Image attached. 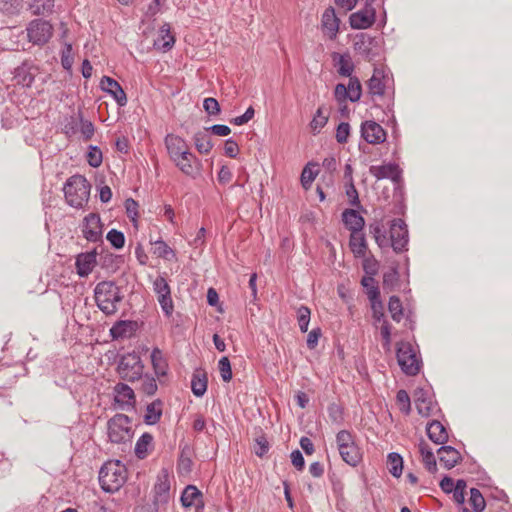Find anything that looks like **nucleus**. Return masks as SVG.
Returning a JSON list of instances; mask_svg holds the SVG:
<instances>
[{
	"instance_id": "obj_1",
	"label": "nucleus",
	"mask_w": 512,
	"mask_h": 512,
	"mask_svg": "<svg viewBox=\"0 0 512 512\" xmlns=\"http://www.w3.org/2000/svg\"><path fill=\"white\" fill-rule=\"evenodd\" d=\"M94 298L97 307L109 316L117 312L123 296L120 288L113 281H101L95 286Z\"/></svg>"
},
{
	"instance_id": "obj_2",
	"label": "nucleus",
	"mask_w": 512,
	"mask_h": 512,
	"mask_svg": "<svg viewBox=\"0 0 512 512\" xmlns=\"http://www.w3.org/2000/svg\"><path fill=\"white\" fill-rule=\"evenodd\" d=\"M126 480V467L119 460L106 462L99 471V483L105 492L114 493L118 491Z\"/></svg>"
},
{
	"instance_id": "obj_3",
	"label": "nucleus",
	"mask_w": 512,
	"mask_h": 512,
	"mask_svg": "<svg viewBox=\"0 0 512 512\" xmlns=\"http://www.w3.org/2000/svg\"><path fill=\"white\" fill-rule=\"evenodd\" d=\"M91 185L82 175H73L67 179L63 191L65 200L71 207L82 209L88 203Z\"/></svg>"
},
{
	"instance_id": "obj_4",
	"label": "nucleus",
	"mask_w": 512,
	"mask_h": 512,
	"mask_svg": "<svg viewBox=\"0 0 512 512\" xmlns=\"http://www.w3.org/2000/svg\"><path fill=\"white\" fill-rule=\"evenodd\" d=\"M108 437L117 444L131 443L134 432L131 419L125 414L114 415L107 423Z\"/></svg>"
},
{
	"instance_id": "obj_5",
	"label": "nucleus",
	"mask_w": 512,
	"mask_h": 512,
	"mask_svg": "<svg viewBox=\"0 0 512 512\" xmlns=\"http://www.w3.org/2000/svg\"><path fill=\"white\" fill-rule=\"evenodd\" d=\"M336 442L343 461L356 467L362 460V452L355 443L353 435L347 430H341L336 435Z\"/></svg>"
},
{
	"instance_id": "obj_6",
	"label": "nucleus",
	"mask_w": 512,
	"mask_h": 512,
	"mask_svg": "<svg viewBox=\"0 0 512 512\" xmlns=\"http://www.w3.org/2000/svg\"><path fill=\"white\" fill-rule=\"evenodd\" d=\"M397 362L403 373L414 376L419 373L421 360L411 343L401 341L397 344Z\"/></svg>"
},
{
	"instance_id": "obj_7",
	"label": "nucleus",
	"mask_w": 512,
	"mask_h": 512,
	"mask_svg": "<svg viewBox=\"0 0 512 512\" xmlns=\"http://www.w3.org/2000/svg\"><path fill=\"white\" fill-rule=\"evenodd\" d=\"M143 369L141 358L135 352L123 355L117 367L120 377L129 382L139 380L142 377Z\"/></svg>"
},
{
	"instance_id": "obj_8",
	"label": "nucleus",
	"mask_w": 512,
	"mask_h": 512,
	"mask_svg": "<svg viewBox=\"0 0 512 512\" xmlns=\"http://www.w3.org/2000/svg\"><path fill=\"white\" fill-rule=\"evenodd\" d=\"M384 73L381 69H374L373 75L368 80V93L372 98V101L376 106L383 107L390 110L392 105V99L388 98L386 100L385 97V82H384Z\"/></svg>"
},
{
	"instance_id": "obj_9",
	"label": "nucleus",
	"mask_w": 512,
	"mask_h": 512,
	"mask_svg": "<svg viewBox=\"0 0 512 512\" xmlns=\"http://www.w3.org/2000/svg\"><path fill=\"white\" fill-rule=\"evenodd\" d=\"M28 40L34 45L46 44L53 34V26L43 19L32 20L27 28Z\"/></svg>"
},
{
	"instance_id": "obj_10",
	"label": "nucleus",
	"mask_w": 512,
	"mask_h": 512,
	"mask_svg": "<svg viewBox=\"0 0 512 512\" xmlns=\"http://www.w3.org/2000/svg\"><path fill=\"white\" fill-rule=\"evenodd\" d=\"M153 290L157 295L162 311L166 316L170 317L174 311V305L167 280L163 276H158L153 282Z\"/></svg>"
},
{
	"instance_id": "obj_11",
	"label": "nucleus",
	"mask_w": 512,
	"mask_h": 512,
	"mask_svg": "<svg viewBox=\"0 0 512 512\" xmlns=\"http://www.w3.org/2000/svg\"><path fill=\"white\" fill-rule=\"evenodd\" d=\"M408 244V230L402 219H394L390 226L389 245L392 246L396 253L406 250Z\"/></svg>"
},
{
	"instance_id": "obj_12",
	"label": "nucleus",
	"mask_w": 512,
	"mask_h": 512,
	"mask_svg": "<svg viewBox=\"0 0 512 512\" xmlns=\"http://www.w3.org/2000/svg\"><path fill=\"white\" fill-rule=\"evenodd\" d=\"M83 237L89 242H98L102 240L103 224L97 213H90L84 217L81 225Z\"/></svg>"
},
{
	"instance_id": "obj_13",
	"label": "nucleus",
	"mask_w": 512,
	"mask_h": 512,
	"mask_svg": "<svg viewBox=\"0 0 512 512\" xmlns=\"http://www.w3.org/2000/svg\"><path fill=\"white\" fill-rule=\"evenodd\" d=\"M175 166L186 176L195 179L200 175L201 161L190 150L179 156L177 160L172 161Z\"/></svg>"
},
{
	"instance_id": "obj_14",
	"label": "nucleus",
	"mask_w": 512,
	"mask_h": 512,
	"mask_svg": "<svg viewBox=\"0 0 512 512\" xmlns=\"http://www.w3.org/2000/svg\"><path fill=\"white\" fill-rule=\"evenodd\" d=\"M369 173L377 180L390 179L395 184H399L402 171L396 163H386L383 165L370 166Z\"/></svg>"
},
{
	"instance_id": "obj_15",
	"label": "nucleus",
	"mask_w": 512,
	"mask_h": 512,
	"mask_svg": "<svg viewBox=\"0 0 512 512\" xmlns=\"http://www.w3.org/2000/svg\"><path fill=\"white\" fill-rule=\"evenodd\" d=\"M170 499V480L167 469H162L154 486V503L165 505Z\"/></svg>"
},
{
	"instance_id": "obj_16",
	"label": "nucleus",
	"mask_w": 512,
	"mask_h": 512,
	"mask_svg": "<svg viewBox=\"0 0 512 512\" xmlns=\"http://www.w3.org/2000/svg\"><path fill=\"white\" fill-rule=\"evenodd\" d=\"M350 25L354 29H367L375 22V9L372 4H366L365 7L355 13H352L349 18Z\"/></svg>"
},
{
	"instance_id": "obj_17",
	"label": "nucleus",
	"mask_w": 512,
	"mask_h": 512,
	"mask_svg": "<svg viewBox=\"0 0 512 512\" xmlns=\"http://www.w3.org/2000/svg\"><path fill=\"white\" fill-rule=\"evenodd\" d=\"M361 135L369 144H380L386 140V132L375 121H365L361 125Z\"/></svg>"
},
{
	"instance_id": "obj_18",
	"label": "nucleus",
	"mask_w": 512,
	"mask_h": 512,
	"mask_svg": "<svg viewBox=\"0 0 512 512\" xmlns=\"http://www.w3.org/2000/svg\"><path fill=\"white\" fill-rule=\"evenodd\" d=\"M164 143L171 161L177 160L179 156L189 150L186 141L175 134L166 135Z\"/></svg>"
},
{
	"instance_id": "obj_19",
	"label": "nucleus",
	"mask_w": 512,
	"mask_h": 512,
	"mask_svg": "<svg viewBox=\"0 0 512 512\" xmlns=\"http://www.w3.org/2000/svg\"><path fill=\"white\" fill-rule=\"evenodd\" d=\"M101 89L109 93L119 106L127 104V97L125 91L120 84L111 77L104 76L100 82Z\"/></svg>"
},
{
	"instance_id": "obj_20",
	"label": "nucleus",
	"mask_w": 512,
	"mask_h": 512,
	"mask_svg": "<svg viewBox=\"0 0 512 512\" xmlns=\"http://www.w3.org/2000/svg\"><path fill=\"white\" fill-rule=\"evenodd\" d=\"M180 501L185 508L195 507L196 510H200L204 507L203 494L194 485L186 486L181 494Z\"/></svg>"
},
{
	"instance_id": "obj_21",
	"label": "nucleus",
	"mask_w": 512,
	"mask_h": 512,
	"mask_svg": "<svg viewBox=\"0 0 512 512\" xmlns=\"http://www.w3.org/2000/svg\"><path fill=\"white\" fill-rule=\"evenodd\" d=\"M96 257H97L96 250L86 252V253H80L76 257L75 266H76L77 274L80 277H87L93 271V269L97 263Z\"/></svg>"
},
{
	"instance_id": "obj_22",
	"label": "nucleus",
	"mask_w": 512,
	"mask_h": 512,
	"mask_svg": "<svg viewBox=\"0 0 512 512\" xmlns=\"http://www.w3.org/2000/svg\"><path fill=\"white\" fill-rule=\"evenodd\" d=\"M339 19L332 7H328L322 14L321 26L325 35L330 39H335L339 31Z\"/></svg>"
},
{
	"instance_id": "obj_23",
	"label": "nucleus",
	"mask_w": 512,
	"mask_h": 512,
	"mask_svg": "<svg viewBox=\"0 0 512 512\" xmlns=\"http://www.w3.org/2000/svg\"><path fill=\"white\" fill-rule=\"evenodd\" d=\"M331 58L337 72L343 77H352L354 71V63L349 53L333 52Z\"/></svg>"
},
{
	"instance_id": "obj_24",
	"label": "nucleus",
	"mask_w": 512,
	"mask_h": 512,
	"mask_svg": "<svg viewBox=\"0 0 512 512\" xmlns=\"http://www.w3.org/2000/svg\"><path fill=\"white\" fill-rule=\"evenodd\" d=\"M115 401L122 410L133 407L135 403V394L133 389L124 383H118L115 386Z\"/></svg>"
},
{
	"instance_id": "obj_25",
	"label": "nucleus",
	"mask_w": 512,
	"mask_h": 512,
	"mask_svg": "<svg viewBox=\"0 0 512 512\" xmlns=\"http://www.w3.org/2000/svg\"><path fill=\"white\" fill-rule=\"evenodd\" d=\"M375 40L366 35H357L354 41V50L367 60H372L376 53L373 52Z\"/></svg>"
},
{
	"instance_id": "obj_26",
	"label": "nucleus",
	"mask_w": 512,
	"mask_h": 512,
	"mask_svg": "<svg viewBox=\"0 0 512 512\" xmlns=\"http://www.w3.org/2000/svg\"><path fill=\"white\" fill-rule=\"evenodd\" d=\"M414 402L418 413L423 417L431 415L434 405L431 397L423 389H416L414 392Z\"/></svg>"
},
{
	"instance_id": "obj_27",
	"label": "nucleus",
	"mask_w": 512,
	"mask_h": 512,
	"mask_svg": "<svg viewBox=\"0 0 512 512\" xmlns=\"http://www.w3.org/2000/svg\"><path fill=\"white\" fill-rule=\"evenodd\" d=\"M437 453L439 455L440 462L446 469H452L462 460V456L459 451L452 446L443 445L438 449Z\"/></svg>"
},
{
	"instance_id": "obj_28",
	"label": "nucleus",
	"mask_w": 512,
	"mask_h": 512,
	"mask_svg": "<svg viewBox=\"0 0 512 512\" xmlns=\"http://www.w3.org/2000/svg\"><path fill=\"white\" fill-rule=\"evenodd\" d=\"M426 432L428 438L435 444L444 445L448 441V432L446 428L437 420H433L427 424Z\"/></svg>"
},
{
	"instance_id": "obj_29",
	"label": "nucleus",
	"mask_w": 512,
	"mask_h": 512,
	"mask_svg": "<svg viewBox=\"0 0 512 512\" xmlns=\"http://www.w3.org/2000/svg\"><path fill=\"white\" fill-rule=\"evenodd\" d=\"M342 220L351 233L361 232L365 225L364 218L354 209H346L342 213Z\"/></svg>"
},
{
	"instance_id": "obj_30",
	"label": "nucleus",
	"mask_w": 512,
	"mask_h": 512,
	"mask_svg": "<svg viewBox=\"0 0 512 512\" xmlns=\"http://www.w3.org/2000/svg\"><path fill=\"white\" fill-rule=\"evenodd\" d=\"M349 246L355 257L362 258L366 255L367 242L362 231L351 233Z\"/></svg>"
},
{
	"instance_id": "obj_31",
	"label": "nucleus",
	"mask_w": 512,
	"mask_h": 512,
	"mask_svg": "<svg viewBox=\"0 0 512 512\" xmlns=\"http://www.w3.org/2000/svg\"><path fill=\"white\" fill-rule=\"evenodd\" d=\"M369 232L381 249L389 246V239L386 236V230L382 221L375 220L371 223L369 225Z\"/></svg>"
},
{
	"instance_id": "obj_32",
	"label": "nucleus",
	"mask_w": 512,
	"mask_h": 512,
	"mask_svg": "<svg viewBox=\"0 0 512 512\" xmlns=\"http://www.w3.org/2000/svg\"><path fill=\"white\" fill-rule=\"evenodd\" d=\"M207 131V129L204 131H198L193 136L194 145L197 151L201 154H208L213 148L211 137Z\"/></svg>"
},
{
	"instance_id": "obj_33",
	"label": "nucleus",
	"mask_w": 512,
	"mask_h": 512,
	"mask_svg": "<svg viewBox=\"0 0 512 512\" xmlns=\"http://www.w3.org/2000/svg\"><path fill=\"white\" fill-rule=\"evenodd\" d=\"M134 330L132 321L120 320L116 322L110 329V335L113 339H123L129 337Z\"/></svg>"
},
{
	"instance_id": "obj_34",
	"label": "nucleus",
	"mask_w": 512,
	"mask_h": 512,
	"mask_svg": "<svg viewBox=\"0 0 512 512\" xmlns=\"http://www.w3.org/2000/svg\"><path fill=\"white\" fill-rule=\"evenodd\" d=\"M151 363L154 369L155 374L160 376H165L167 374L168 364L166 359L163 356L162 351L155 347L151 353Z\"/></svg>"
},
{
	"instance_id": "obj_35",
	"label": "nucleus",
	"mask_w": 512,
	"mask_h": 512,
	"mask_svg": "<svg viewBox=\"0 0 512 512\" xmlns=\"http://www.w3.org/2000/svg\"><path fill=\"white\" fill-rule=\"evenodd\" d=\"M191 389L196 397H202L207 390V376L203 371H196L191 380Z\"/></svg>"
},
{
	"instance_id": "obj_36",
	"label": "nucleus",
	"mask_w": 512,
	"mask_h": 512,
	"mask_svg": "<svg viewBox=\"0 0 512 512\" xmlns=\"http://www.w3.org/2000/svg\"><path fill=\"white\" fill-rule=\"evenodd\" d=\"M54 0H32L29 10L33 15H49L53 12Z\"/></svg>"
},
{
	"instance_id": "obj_37",
	"label": "nucleus",
	"mask_w": 512,
	"mask_h": 512,
	"mask_svg": "<svg viewBox=\"0 0 512 512\" xmlns=\"http://www.w3.org/2000/svg\"><path fill=\"white\" fill-rule=\"evenodd\" d=\"M160 38L161 39L155 41V45H157L164 52L170 50L173 47L175 39L174 36L171 34L169 24L165 23L160 28Z\"/></svg>"
},
{
	"instance_id": "obj_38",
	"label": "nucleus",
	"mask_w": 512,
	"mask_h": 512,
	"mask_svg": "<svg viewBox=\"0 0 512 512\" xmlns=\"http://www.w3.org/2000/svg\"><path fill=\"white\" fill-rule=\"evenodd\" d=\"M162 415V402L155 400L150 403L146 408V414L144 416L145 423L149 425L156 424L159 422Z\"/></svg>"
},
{
	"instance_id": "obj_39",
	"label": "nucleus",
	"mask_w": 512,
	"mask_h": 512,
	"mask_svg": "<svg viewBox=\"0 0 512 512\" xmlns=\"http://www.w3.org/2000/svg\"><path fill=\"white\" fill-rule=\"evenodd\" d=\"M387 464L389 472L394 477H400L403 470V459L400 454L396 452L389 453L387 456Z\"/></svg>"
},
{
	"instance_id": "obj_40",
	"label": "nucleus",
	"mask_w": 512,
	"mask_h": 512,
	"mask_svg": "<svg viewBox=\"0 0 512 512\" xmlns=\"http://www.w3.org/2000/svg\"><path fill=\"white\" fill-rule=\"evenodd\" d=\"M34 78V74L31 73L30 68L26 65L20 66L15 70V79L23 87H30L34 82Z\"/></svg>"
},
{
	"instance_id": "obj_41",
	"label": "nucleus",
	"mask_w": 512,
	"mask_h": 512,
	"mask_svg": "<svg viewBox=\"0 0 512 512\" xmlns=\"http://www.w3.org/2000/svg\"><path fill=\"white\" fill-rule=\"evenodd\" d=\"M153 437L149 433H144L138 439L135 445V454L138 458L143 459L146 457L148 452V447L152 444Z\"/></svg>"
},
{
	"instance_id": "obj_42",
	"label": "nucleus",
	"mask_w": 512,
	"mask_h": 512,
	"mask_svg": "<svg viewBox=\"0 0 512 512\" xmlns=\"http://www.w3.org/2000/svg\"><path fill=\"white\" fill-rule=\"evenodd\" d=\"M346 87L349 100L351 102L359 101L362 95V86L359 79L355 76L349 77V83Z\"/></svg>"
},
{
	"instance_id": "obj_43",
	"label": "nucleus",
	"mask_w": 512,
	"mask_h": 512,
	"mask_svg": "<svg viewBox=\"0 0 512 512\" xmlns=\"http://www.w3.org/2000/svg\"><path fill=\"white\" fill-rule=\"evenodd\" d=\"M361 284L364 288H366V293L369 300H378L380 297V291L378 287L375 285L374 276H365L361 280Z\"/></svg>"
},
{
	"instance_id": "obj_44",
	"label": "nucleus",
	"mask_w": 512,
	"mask_h": 512,
	"mask_svg": "<svg viewBox=\"0 0 512 512\" xmlns=\"http://www.w3.org/2000/svg\"><path fill=\"white\" fill-rule=\"evenodd\" d=\"M388 310L394 321L400 322L403 316V308L400 299L397 296H391L388 303Z\"/></svg>"
},
{
	"instance_id": "obj_45",
	"label": "nucleus",
	"mask_w": 512,
	"mask_h": 512,
	"mask_svg": "<svg viewBox=\"0 0 512 512\" xmlns=\"http://www.w3.org/2000/svg\"><path fill=\"white\" fill-rule=\"evenodd\" d=\"M469 502L475 512H482L485 509V499L477 488H471Z\"/></svg>"
},
{
	"instance_id": "obj_46",
	"label": "nucleus",
	"mask_w": 512,
	"mask_h": 512,
	"mask_svg": "<svg viewBox=\"0 0 512 512\" xmlns=\"http://www.w3.org/2000/svg\"><path fill=\"white\" fill-rule=\"evenodd\" d=\"M311 311L307 306H300L297 310V320L302 333L307 332Z\"/></svg>"
},
{
	"instance_id": "obj_47",
	"label": "nucleus",
	"mask_w": 512,
	"mask_h": 512,
	"mask_svg": "<svg viewBox=\"0 0 512 512\" xmlns=\"http://www.w3.org/2000/svg\"><path fill=\"white\" fill-rule=\"evenodd\" d=\"M396 401L400 411L408 415L411 411V401L408 393L403 389L399 390L396 395Z\"/></svg>"
},
{
	"instance_id": "obj_48",
	"label": "nucleus",
	"mask_w": 512,
	"mask_h": 512,
	"mask_svg": "<svg viewBox=\"0 0 512 512\" xmlns=\"http://www.w3.org/2000/svg\"><path fill=\"white\" fill-rule=\"evenodd\" d=\"M327 121L328 117L323 114V109L318 108L310 122V127L314 133H318L326 125Z\"/></svg>"
},
{
	"instance_id": "obj_49",
	"label": "nucleus",
	"mask_w": 512,
	"mask_h": 512,
	"mask_svg": "<svg viewBox=\"0 0 512 512\" xmlns=\"http://www.w3.org/2000/svg\"><path fill=\"white\" fill-rule=\"evenodd\" d=\"M106 238L110 242V244L116 249H121L125 244L124 234L116 229H111L107 233Z\"/></svg>"
},
{
	"instance_id": "obj_50",
	"label": "nucleus",
	"mask_w": 512,
	"mask_h": 512,
	"mask_svg": "<svg viewBox=\"0 0 512 512\" xmlns=\"http://www.w3.org/2000/svg\"><path fill=\"white\" fill-rule=\"evenodd\" d=\"M218 368L221 378L224 382H229L232 379V369L228 357H222L218 362Z\"/></svg>"
},
{
	"instance_id": "obj_51",
	"label": "nucleus",
	"mask_w": 512,
	"mask_h": 512,
	"mask_svg": "<svg viewBox=\"0 0 512 512\" xmlns=\"http://www.w3.org/2000/svg\"><path fill=\"white\" fill-rule=\"evenodd\" d=\"M102 151L97 146H90L87 153V161L90 166L97 168L102 163Z\"/></svg>"
},
{
	"instance_id": "obj_52",
	"label": "nucleus",
	"mask_w": 512,
	"mask_h": 512,
	"mask_svg": "<svg viewBox=\"0 0 512 512\" xmlns=\"http://www.w3.org/2000/svg\"><path fill=\"white\" fill-rule=\"evenodd\" d=\"M140 379H142V383H141L142 392L149 396L154 395L158 389L156 380L153 377L148 376V375H145L143 378L141 377Z\"/></svg>"
},
{
	"instance_id": "obj_53",
	"label": "nucleus",
	"mask_w": 512,
	"mask_h": 512,
	"mask_svg": "<svg viewBox=\"0 0 512 512\" xmlns=\"http://www.w3.org/2000/svg\"><path fill=\"white\" fill-rule=\"evenodd\" d=\"M61 64L65 70H70L73 65V49L72 45L66 43L61 53Z\"/></svg>"
},
{
	"instance_id": "obj_54",
	"label": "nucleus",
	"mask_w": 512,
	"mask_h": 512,
	"mask_svg": "<svg viewBox=\"0 0 512 512\" xmlns=\"http://www.w3.org/2000/svg\"><path fill=\"white\" fill-rule=\"evenodd\" d=\"M380 333L383 340V348L389 352L391 350V326L386 320L383 321L380 327Z\"/></svg>"
},
{
	"instance_id": "obj_55",
	"label": "nucleus",
	"mask_w": 512,
	"mask_h": 512,
	"mask_svg": "<svg viewBox=\"0 0 512 512\" xmlns=\"http://www.w3.org/2000/svg\"><path fill=\"white\" fill-rule=\"evenodd\" d=\"M203 108L209 115H218L220 113V105L215 98H206L203 102Z\"/></svg>"
},
{
	"instance_id": "obj_56",
	"label": "nucleus",
	"mask_w": 512,
	"mask_h": 512,
	"mask_svg": "<svg viewBox=\"0 0 512 512\" xmlns=\"http://www.w3.org/2000/svg\"><path fill=\"white\" fill-rule=\"evenodd\" d=\"M350 134V125L346 122H342L338 125L336 130V140L338 143H346Z\"/></svg>"
},
{
	"instance_id": "obj_57",
	"label": "nucleus",
	"mask_w": 512,
	"mask_h": 512,
	"mask_svg": "<svg viewBox=\"0 0 512 512\" xmlns=\"http://www.w3.org/2000/svg\"><path fill=\"white\" fill-rule=\"evenodd\" d=\"M316 177V173L309 167V165L305 166L301 173V183L305 189H309L312 185Z\"/></svg>"
},
{
	"instance_id": "obj_58",
	"label": "nucleus",
	"mask_w": 512,
	"mask_h": 512,
	"mask_svg": "<svg viewBox=\"0 0 512 512\" xmlns=\"http://www.w3.org/2000/svg\"><path fill=\"white\" fill-rule=\"evenodd\" d=\"M255 114V110L252 106L248 107L245 113L241 116L235 117L231 120V123L237 126L244 125L248 123Z\"/></svg>"
},
{
	"instance_id": "obj_59",
	"label": "nucleus",
	"mask_w": 512,
	"mask_h": 512,
	"mask_svg": "<svg viewBox=\"0 0 512 512\" xmlns=\"http://www.w3.org/2000/svg\"><path fill=\"white\" fill-rule=\"evenodd\" d=\"M125 209L128 217L135 222L138 217V203L134 199L128 198L125 201Z\"/></svg>"
},
{
	"instance_id": "obj_60",
	"label": "nucleus",
	"mask_w": 512,
	"mask_h": 512,
	"mask_svg": "<svg viewBox=\"0 0 512 512\" xmlns=\"http://www.w3.org/2000/svg\"><path fill=\"white\" fill-rule=\"evenodd\" d=\"M346 195L349 198L350 204L352 206L360 205L358 191H357L353 181H351V183H348L347 188H346Z\"/></svg>"
},
{
	"instance_id": "obj_61",
	"label": "nucleus",
	"mask_w": 512,
	"mask_h": 512,
	"mask_svg": "<svg viewBox=\"0 0 512 512\" xmlns=\"http://www.w3.org/2000/svg\"><path fill=\"white\" fill-rule=\"evenodd\" d=\"M94 131L95 128L91 121L81 119L80 132L85 140L91 139L94 135Z\"/></svg>"
},
{
	"instance_id": "obj_62",
	"label": "nucleus",
	"mask_w": 512,
	"mask_h": 512,
	"mask_svg": "<svg viewBox=\"0 0 512 512\" xmlns=\"http://www.w3.org/2000/svg\"><path fill=\"white\" fill-rule=\"evenodd\" d=\"M322 335L320 328L312 329L307 336V347L309 349H314L318 345V341Z\"/></svg>"
},
{
	"instance_id": "obj_63",
	"label": "nucleus",
	"mask_w": 512,
	"mask_h": 512,
	"mask_svg": "<svg viewBox=\"0 0 512 512\" xmlns=\"http://www.w3.org/2000/svg\"><path fill=\"white\" fill-rule=\"evenodd\" d=\"M290 457H291V462H292L293 466L298 471H301L304 469V466H305L304 457L299 450L292 451Z\"/></svg>"
},
{
	"instance_id": "obj_64",
	"label": "nucleus",
	"mask_w": 512,
	"mask_h": 512,
	"mask_svg": "<svg viewBox=\"0 0 512 512\" xmlns=\"http://www.w3.org/2000/svg\"><path fill=\"white\" fill-rule=\"evenodd\" d=\"M224 151L228 157L235 158L239 153V146L234 140L228 139L225 142Z\"/></svg>"
}]
</instances>
